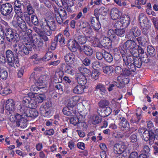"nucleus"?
I'll list each match as a JSON object with an SVG mask.
<instances>
[{
	"label": "nucleus",
	"instance_id": "f257e3e1",
	"mask_svg": "<svg viewBox=\"0 0 158 158\" xmlns=\"http://www.w3.org/2000/svg\"><path fill=\"white\" fill-rule=\"evenodd\" d=\"M17 111L24 116L34 118L39 115L38 111L35 109H31L27 106L19 105L17 109Z\"/></svg>",
	"mask_w": 158,
	"mask_h": 158
},
{
	"label": "nucleus",
	"instance_id": "f03ea898",
	"mask_svg": "<svg viewBox=\"0 0 158 158\" xmlns=\"http://www.w3.org/2000/svg\"><path fill=\"white\" fill-rule=\"evenodd\" d=\"M18 54H15L16 56L13 52L10 50H7L6 52V56L7 59V62L10 67H14L15 68L19 67L20 64L17 56Z\"/></svg>",
	"mask_w": 158,
	"mask_h": 158
},
{
	"label": "nucleus",
	"instance_id": "7ed1b4c3",
	"mask_svg": "<svg viewBox=\"0 0 158 158\" xmlns=\"http://www.w3.org/2000/svg\"><path fill=\"white\" fill-rule=\"evenodd\" d=\"M42 28L45 31L46 35L50 36L52 34V31H54L56 28V23L53 19L47 20H44L42 24Z\"/></svg>",
	"mask_w": 158,
	"mask_h": 158
},
{
	"label": "nucleus",
	"instance_id": "20e7f679",
	"mask_svg": "<svg viewBox=\"0 0 158 158\" xmlns=\"http://www.w3.org/2000/svg\"><path fill=\"white\" fill-rule=\"evenodd\" d=\"M4 34L7 41L11 43L18 42L19 40V37L21 36L20 33H16L14 30L9 28H6Z\"/></svg>",
	"mask_w": 158,
	"mask_h": 158
},
{
	"label": "nucleus",
	"instance_id": "39448f33",
	"mask_svg": "<svg viewBox=\"0 0 158 158\" xmlns=\"http://www.w3.org/2000/svg\"><path fill=\"white\" fill-rule=\"evenodd\" d=\"M125 58L126 59L125 65L129 68L128 69L130 70L131 76H132L136 71V67L140 68L141 67L143 62L142 60L140 58H135L134 61L132 63L128 62L127 57Z\"/></svg>",
	"mask_w": 158,
	"mask_h": 158
},
{
	"label": "nucleus",
	"instance_id": "423d86ee",
	"mask_svg": "<svg viewBox=\"0 0 158 158\" xmlns=\"http://www.w3.org/2000/svg\"><path fill=\"white\" fill-rule=\"evenodd\" d=\"M0 12L2 15L4 16L7 17L9 19L13 17V14L11 12L13 10V7L11 5L7 3L3 4L1 5L0 8Z\"/></svg>",
	"mask_w": 158,
	"mask_h": 158
},
{
	"label": "nucleus",
	"instance_id": "0eeeda50",
	"mask_svg": "<svg viewBox=\"0 0 158 158\" xmlns=\"http://www.w3.org/2000/svg\"><path fill=\"white\" fill-rule=\"evenodd\" d=\"M123 66L124 68L122 69L121 67L119 66L116 67L114 69L115 73L117 74H120L125 77L131 76L130 70L128 69L129 68L127 65H125L126 59H125V57L123 58Z\"/></svg>",
	"mask_w": 158,
	"mask_h": 158
},
{
	"label": "nucleus",
	"instance_id": "6e6552de",
	"mask_svg": "<svg viewBox=\"0 0 158 158\" xmlns=\"http://www.w3.org/2000/svg\"><path fill=\"white\" fill-rule=\"evenodd\" d=\"M136 43L133 40H127L123 44L121 47V53H122V57L124 58L125 54L127 52V50L129 49H132L136 47Z\"/></svg>",
	"mask_w": 158,
	"mask_h": 158
},
{
	"label": "nucleus",
	"instance_id": "1a4fd4ad",
	"mask_svg": "<svg viewBox=\"0 0 158 158\" xmlns=\"http://www.w3.org/2000/svg\"><path fill=\"white\" fill-rule=\"evenodd\" d=\"M126 148V146L124 142H120L114 145V153L118 154H121L123 152Z\"/></svg>",
	"mask_w": 158,
	"mask_h": 158
},
{
	"label": "nucleus",
	"instance_id": "9d476101",
	"mask_svg": "<svg viewBox=\"0 0 158 158\" xmlns=\"http://www.w3.org/2000/svg\"><path fill=\"white\" fill-rule=\"evenodd\" d=\"M89 21L90 23L91 26L95 30H98L101 28V25L98 19L96 20L94 17L90 16L89 18Z\"/></svg>",
	"mask_w": 158,
	"mask_h": 158
},
{
	"label": "nucleus",
	"instance_id": "9b49d317",
	"mask_svg": "<svg viewBox=\"0 0 158 158\" xmlns=\"http://www.w3.org/2000/svg\"><path fill=\"white\" fill-rule=\"evenodd\" d=\"M141 34V31L136 26L133 27L127 33V35L128 36V37H132L133 36L134 37H138Z\"/></svg>",
	"mask_w": 158,
	"mask_h": 158
},
{
	"label": "nucleus",
	"instance_id": "f8f14e48",
	"mask_svg": "<svg viewBox=\"0 0 158 158\" xmlns=\"http://www.w3.org/2000/svg\"><path fill=\"white\" fill-rule=\"evenodd\" d=\"M100 44L106 49H110L111 48L112 41L110 38L105 37L101 40Z\"/></svg>",
	"mask_w": 158,
	"mask_h": 158
},
{
	"label": "nucleus",
	"instance_id": "ddd939ff",
	"mask_svg": "<svg viewBox=\"0 0 158 158\" xmlns=\"http://www.w3.org/2000/svg\"><path fill=\"white\" fill-rule=\"evenodd\" d=\"M78 44L75 41V39H70L68 40V46L69 49L72 52H75L78 47Z\"/></svg>",
	"mask_w": 158,
	"mask_h": 158
},
{
	"label": "nucleus",
	"instance_id": "4468645a",
	"mask_svg": "<svg viewBox=\"0 0 158 158\" xmlns=\"http://www.w3.org/2000/svg\"><path fill=\"white\" fill-rule=\"evenodd\" d=\"M76 79L79 85L85 86V85L87 82V80L85 76L80 73H77L76 75Z\"/></svg>",
	"mask_w": 158,
	"mask_h": 158
},
{
	"label": "nucleus",
	"instance_id": "2eb2a0df",
	"mask_svg": "<svg viewBox=\"0 0 158 158\" xmlns=\"http://www.w3.org/2000/svg\"><path fill=\"white\" fill-rule=\"evenodd\" d=\"M74 39L78 44H83L87 41L86 37L85 35H79L78 33L75 34Z\"/></svg>",
	"mask_w": 158,
	"mask_h": 158
},
{
	"label": "nucleus",
	"instance_id": "dca6fc26",
	"mask_svg": "<svg viewBox=\"0 0 158 158\" xmlns=\"http://www.w3.org/2000/svg\"><path fill=\"white\" fill-rule=\"evenodd\" d=\"M110 15L112 19L116 20L121 17V14L118 9L113 8L111 10Z\"/></svg>",
	"mask_w": 158,
	"mask_h": 158
},
{
	"label": "nucleus",
	"instance_id": "f3484780",
	"mask_svg": "<svg viewBox=\"0 0 158 158\" xmlns=\"http://www.w3.org/2000/svg\"><path fill=\"white\" fill-rule=\"evenodd\" d=\"M80 49L87 56H90L93 54L92 48L89 45H84L82 46Z\"/></svg>",
	"mask_w": 158,
	"mask_h": 158
},
{
	"label": "nucleus",
	"instance_id": "a211bd4d",
	"mask_svg": "<svg viewBox=\"0 0 158 158\" xmlns=\"http://www.w3.org/2000/svg\"><path fill=\"white\" fill-rule=\"evenodd\" d=\"M15 107V103L12 99L7 100L6 103L5 108L8 111L13 110Z\"/></svg>",
	"mask_w": 158,
	"mask_h": 158
},
{
	"label": "nucleus",
	"instance_id": "6ab92c4d",
	"mask_svg": "<svg viewBox=\"0 0 158 158\" xmlns=\"http://www.w3.org/2000/svg\"><path fill=\"white\" fill-rule=\"evenodd\" d=\"M75 56L72 52L66 54L64 56L65 60L69 64H72L75 60Z\"/></svg>",
	"mask_w": 158,
	"mask_h": 158
},
{
	"label": "nucleus",
	"instance_id": "aec40b11",
	"mask_svg": "<svg viewBox=\"0 0 158 158\" xmlns=\"http://www.w3.org/2000/svg\"><path fill=\"white\" fill-rule=\"evenodd\" d=\"M138 19L139 21L140 25L148 24L149 22L148 18L144 14L142 13L139 14Z\"/></svg>",
	"mask_w": 158,
	"mask_h": 158
},
{
	"label": "nucleus",
	"instance_id": "412c9836",
	"mask_svg": "<svg viewBox=\"0 0 158 158\" xmlns=\"http://www.w3.org/2000/svg\"><path fill=\"white\" fill-rule=\"evenodd\" d=\"M111 112V109L109 107H107L104 110H98V113L99 115L103 117L108 116Z\"/></svg>",
	"mask_w": 158,
	"mask_h": 158
},
{
	"label": "nucleus",
	"instance_id": "4be33fe9",
	"mask_svg": "<svg viewBox=\"0 0 158 158\" xmlns=\"http://www.w3.org/2000/svg\"><path fill=\"white\" fill-rule=\"evenodd\" d=\"M121 22L122 25L124 27H127L130 23V19L129 16L127 15H124L120 18Z\"/></svg>",
	"mask_w": 158,
	"mask_h": 158
},
{
	"label": "nucleus",
	"instance_id": "5701e85b",
	"mask_svg": "<svg viewBox=\"0 0 158 158\" xmlns=\"http://www.w3.org/2000/svg\"><path fill=\"white\" fill-rule=\"evenodd\" d=\"M19 26L20 28L23 31L24 35H26L25 31H27V27L25 21L23 19H20L19 20Z\"/></svg>",
	"mask_w": 158,
	"mask_h": 158
},
{
	"label": "nucleus",
	"instance_id": "b1692460",
	"mask_svg": "<svg viewBox=\"0 0 158 158\" xmlns=\"http://www.w3.org/2000/svg\"><path fill=\"white\" fill-rule=\"evenodd\" d=\"M26 46H23V48L19 51L22 54L27 55L29 53V52L32 50V48L30 44H26Z\"/></svg>",
	"mask_w": 158,
	"mask_h": 158
},
{
	"label": "nucleus",
	"instance_id": "393cba45",
	"mask_svg": "<svg viewBox=\"0 0 158 158\" xmlns=\"http://www.w3.org/2000/svg\"><path fill=\"white\" fill-rule=\"evenodd\" d=\"M78 71L80 72V73L81 74L84 76H89L91 75L90 70L84 67H79L78 69Z\"/></svg>",
	"mask_w": 158,
	"mask_h": 158
},
{
	"label": "nucleus",
	"instance_id": "a878e982",
	"mask_svg": "<svg viewBox=\"0 0 158 158\" xmlns=\"http://www.w3.org/2000/svg\"><path fill=\"white\" fill-rule=\"evenodd\" d=\"M54 41L57 42V44L59 42V44L61 45H64L65 44L64 37L63 36V35L61 33L58 34L55 37Z\"/></svg>",
	"mask_w": 158,
	"mask_h": 158
},
{
	"label": "nucleus",
	"instance_id": "bb28decb",
	"mask_svg": "<svg viewBox=\"0 0 158 158\" xmlns=\"http://www.w3.org/2000/svg\"><path fill=\"white\" fill-rule=\"evenodd\" d=\"M86 86L77 85L73 89V92L76 94H81L84 91V89L86 88Z\"/></svg>",
	"mask_w": 158,
	"mask_h": 158
},
{
	"label": "nucleus",
	"instance_id": "cd10ccee",
	"mask_svg": "<svg viewBox=\"0 0 158 158\" xmlns=\"http://www.w3.org/2000/svg\"><path fill=\"white\" fill-rule=\"evenodd\" d=\"M35 102L37 103L42 102L46 98L44 94H40L39 95L36 96L32 98Z\"/></svg>",
	"mask_w": 158,
	"mask_h": 158
},
{
	"label": "nucleus",
	"instance_id": "c85d7f7f",
	"mask_svg": "<svg viewBox=\"0 0 158 158\" xmlns=\"http://www.w3.org/2000/svg\"><path fill=\"white\" fill-rule=\"evenodd\" d=\"M103 71L104 73L110 76L113 72V68L111 66H105L102 68Z\"/></svg>",
	"mask_w": 158,
	"mask_h": 158
},
{
	"label": "nucleus",
	"instance_id": "c756f323",
	"mask_svg": "<svg viewBox=\"0 0 158 158\" xmlns=\"http://www.w3.org/2000/svg\"><path fill=\"white\" fill-rule=\"evenodd\" d=\"M16 124L18 127L22 129L25 128L27 126V121L24 118H22L21 120L17 121Z\"/></svg>",
	"mask_w": 158,
	"mask_h": 158
},
{
	"label": "nucleus",
	"instance_id": "7c9ffc66",
	"mask_svg": "<svg viewBox=\"0 0 158 158\" xmlns=\"http://www.w3.org/2000/svg\"><path fill=\"white\" fill-rule=\"evenodd\" d=\"M63 112L66 115L72 116L75 114V111L70 109L68 107H65L63 109Z\"/></svg>",
	"mask_w": 158,
	"mask_h": 158
},
{
	"label": "nucleus",
	"instance_id": "2f4dec72",
	"mask_svg": "<svg viewBox=\"0 0 158 158\" xmlns=\"http://www.w3.org/2000/svg\"><path fill=\"white\" fill-rule=\"evenodd\" d=\"M96 90H99L101 94H105L106 91V89L105 85L101 83L98 84L95 87Z\"/></svg>",
	"mask_w": 158,
	"mask_h": 158
},
{
	"label": "nucleus",
	"instance_id": "473e14b6",
	"mask_svg": "<svg viewBox=\"0 0 158 158\" xmlns=\"http://www.w3.org/2000/svg\"><path fill=\"white\" fill-rule=\"evenodd\" d=\"M105 60L107 62H111L113 60L112 55L109 52L104 51V57Z\"/></svg>",
	"mask_w": 158,
	"mask_h": 158
},
{
	"label": "nucleus",
	"instance_id": "72a5a7b5",
	"mask_svg": "<svg viewBox=\"0 0 158 158\" xmlns=\"http://www.w3.org/2000/svg\"><path fill=\"white\" fill-rule=\"evenodd\" d=\"M8 26V23L2 20L0 23V33H4Z\"/></svg>",
	"mask_w": 158,
	"mask_h": 158
},
{
	"label": "nucleus",
	"instance_id": "f704fd0d",
	"mask_svg": "<svg viewBox=\"0 0 158 158\" xmlns=\"http://www.w3.org/2000/svg\"><path fill=\"white\" fill-rule=\"evenodd\" d=\"M147 51L150 56L154 57L156 55V52L154 47L152 45H149L147 48Z\"/></svg>",
	"mask_w": 158,
	"mask_h": 158
},
{
	"label": "nucleus",
	"instance_id": "c9c22d12",
	"mask_svg": "<svg viewBox=\"0 0 158 158\" xmlns=\"http://www.w3.org/2000/svg\"><path fill=\"white\" fill-rule=\"evenodd\" d=\"M141 26L143 28L142 29V33L145 35H147L149 32V29L151 27L150 25L149 24L146 25H141Z\"/></svg>",
	"mask_w": 158,
	"mask_h": 158
},
{
	"label": "nucleus",
	"instance_id": "e433bc0d",
	"mask_svg": "<svg viewBox=\"0 0 158 158\" xmlns=\"http://www.w3.org/2000/svg\"><path fill=\"white\" fill-rule=\"evenodd\" d=\"M53 56V53L51 51H49L46 53L45 56L42 59V60L44 61H48L50 60Z\"/></svg>",
	"mask_w": 158,
	"mask_h": 158
},
{
	"label": "nucleus",
	"instance_id": "4c0bfd02",
	"mask_svg": "<svg viewBox=\"0 0 158 158\" xmlns=\"http://www.w3.org/2000/svg\"><path fill=\"white\" fill-rule=\"evenodd\" d=\"M8 76L7 71L5 69L2 68L0 70V77L2 80H5L7 78Z\"/></svg>",
	"mask_w": 158,
	"mask_h": 158
},
{
	"label": "nucleus",
	"instance_id": "58836bf2",
	"mask_svg": "<svg viewBox=\"0 0 158 158\" xmlns=\"http://www.w3.org/2000/svg\"><path fill=\"white\" fill-rule=\"evenodd\" d=\"M119 125L122 128H126L127 127L128 128L129 123L123 117L120 122Z\"/></svg>",
	"mask_w": 158,
	"mask_h": 158
},
{
	"label": "nucleus",
	"instance_id": "ea45409f",
	"mask_svg": "<svg viewBox=\"0 0 158 158\" xmlns=\"http://www.w3.org/2000/svg\"><path fill=\"white\" fill-rule=\"evenodd\" d=\"M142 116L141 114H138L136 113L133 116L131 120V122L138 123L141 119Z\"/></svg>",
	"mask_w": 158,
	"mask_h": 158
},
{
	"label": "nucleus",
	"instance_id": "a19ab883",
	"mask_svg": "<svg viewBox=\"0 0 158 158\" xmlns=\"http://www.w3.org/2000/svg\"><path fill=\"white\" fill-rule=\"evenodd\" d=\"M107 36L110 37L111 39H116L117 38L116 35H115V30L110 29H109L107 32Z\"/></svg>",
	"mask_w": 158,
	"mask_h": 158
},
{
	"label": "nucleus",
	"instance_id": "79ce46f5",
	"mask_svg": "<svg viewBox=\"0 0 158 158\" xmlns=\"http://www.w3.org/2000/svg\"><path fill=\"white\" fill-rule=\"evenodd\" d=\"M136 39L139 44L141 45H143L146 43L147 42L146 37L142 35L138 37Z\"/></svg>",
	"mask_w": 158,
	"mask_h": 158
},
{
	"label": "nucleus",
	"instance_id": "37998d69",
	"mask_svg": "<svg viewBox=\"0 0 158 158\" xmlns=\"http://www.w3.org/2000/svg\"><path fill=\"white\" fill-rule=\"evenodd\" d=\"M109 104V101L106 100H101L98 103V105L99 107L102 108H104L108 106Z\"/></svg>",
	"mask_w": 158,
	"mask_h": 158
},
{
	"label": "nucleus",
	"instance_id": "c03bdc74",
	"mask_svg": "<svg viewBox=\"0 0 158 158\" xmlns=\"http://www.w3.org/2000/svg\"><path fill=\"white\" fill-rule=\"evenodd\" d=\"M101 117L98 115L94 116L92 121L93 124H96L100 123L102 120Z\"/></svg>",
	"mask_w": 158,
	"mask_h": 158
},
{
	"label": "nucleus",
	"instance_id": "a18cd8bd",
	"mask_svg": "<svg viewBox=\"0 0 158 158\" xmlns=\"http://www.w3.org/2000/svg\"><path fill=\"white\" fill-rule=\"evenodd\" d=\"M74 97H72L68 101L67 107L72 108L75 106L77 103V101H74Z\"/></svg>",
	"mask_w": 158,
	"mask_h": 158
},
{
	"label": "nucleus",
	"instance_id": "49530a36",
	"mask_svg": "<svg viewBox=\"0 0 158 158\" xmlns=\"http://www.w3.org/2000/svg\"><path fill=\"white\" fill-rule=\"evenodd\" d=\"M0 91L1 93L6 95L10 94L11 92V90L9 88L7 87L2 88V87H0Z\"/></svg>",
	"mask_w": 158,
	"mask_h": 158
},
{
	"label": "nucleus",
	"instance_id": "de8ad7c7",
	"mask_svg": "<svg viewBox=\"0 0 158 158\" xmlns=\"http://www.w3.org/2000/svg\"><path fill=\"white\" fill-rule=\"evenodd\" d=\"M44 87H40L38 85H33L31 86L30 88V90L33 93L37 94L38 90H39L40 89L43 88Z\"/></svg>",
	"mask_w": 158,
	"mask_h": 158
},
{
	"label": "nucleus",
	"instance_id": "09e8293b",
	"mask_svg": "<svg viewBox=\"0 0 158 158\" xmlns=\"http://www.w3.org/2000/svg\"><path fill=\"white\" fill-rule=\"evenodd\" d=\"M142 60V61L145 63H148L150 61V59L148 58V56L147 54L145 52L141 56L140 58Z\"/></svg>",
	"mask_w": 158,
	"mask_h": 158
},
{
	"label": "nucleus",
	"instance_id": "8fccbe9b",
	"mask_svg": "<svg viewBox=\"0 0 158 158\" xmlns=\"http://www.w3.org/2000/svg\"><path fill=\"white\" fill-rule=\"evenodd\" d=\"M115 35L118 36H123V35L125 33V30L123 28H119L115 29Z\"/></svg>",
	"mask_w": 158,
	"mask_h": 158
},
{
	"label": "nucleus",
	"instance_id": "3c124183",
	"mask_svg": "<svg viewBox=\"0 0 158 158\" xmlns=\"http://www.w3.org/2000/svg\"><path fill=\"white\" fill-rule=\"evenodd\" d=\"M32 23L36 26H37L39 24V22L37 17L34 15H32L31 16L30 21Z\"/></svg>",
	"mask_w": 158,
	"mask_h": 158
},
{
	"label": "nucleus",
	"instance_id": "603ef678",
	"mask_svg": "<svg viewBox=\"0 0 158 158\" xmlns=\"http://www.w3.org/2000/svg\"><path fill=\"white\" fill-rule=\"evenodd\" d=\"M150 148L147 145L145 144L143 146L142 149L143 153L148 155L150 154Z\"/></svg>",
	"mask_w": 158,
	"mask_h": 158
},
{
	"label": "nucleus",
	"instance_id": "864d4df0",
	"mask_svg": "<svg viewBox=\"0 0 158 158\" xmlns=\"http://www.w3.org/2000/svg\"><path fill=\"white\" fill-rule=\"evenodd\" d=\"M28 104H29L28 105V107L31 109H34L37 106V103L35 102L33 98H32L30 103Z\"/></svg>",
	"mask_w": 158,
	"mask_h": 158
},
{
	"label": "nucleus",
	"instance_id": "5fc2aeb1",
	"mask_svg": "<svg viewBox=\"0 0 158 158\" xmlns=\"http://www.w3.org/2000/svg\"><path fill=\"white\" fill-rule=\"evenodd\" d=\"M32 38L33 40L32 42L34 44H37L38 47H41L43 45V43L42 40H39L38 41L36 38L33 37Z\"/></svg>",
	"mask_w": 158,
	"mask_h": 158
},
{
	"label": "nucleus",
	"instance_id": "6e6d98bb",
	"mask_svg": "<svg viewBox=\"0 0 158 158\" xmlns=\"http://www.w3.org/2000/svg\"><path fill=\"white\" fill-rule=\"evenodd\" d=\"M49 105L48 103H46L44 104H43L41 106L40 108V110L43 111L42 114H44V115L45 116V110L47 109H48L49 107Z\"/></svg>",
	"mask_w": 158,
	"mask_h": 158
},
{
	"label": "nucleus",
	"instance_id": "4d7b16f0",
	"mask_svg": "<svg viewBox=\"0 0 158 158\" xmlns=\"http://www.w3.org/2000/svg\"><path fill=\"white\" fill-rule=\"evenodd\" d=\"M59 13V15L61 17L62 16V17L64 18V19H66L67 17V14L66 11L64 8H60Z\"/></svg>",
	"mask_w": 158,
	"mask_h": 158
},
{
	"label": "nucleus",
	"instance_id": "13d9d810",
	"mask_svg": "<svg viewBox=\"0 0 158 158\" xmlns=\"http://www.w3.org/2000/svg\"><path fill=\"white\" fill-rule=\"evenodd\" d=\"M27 10V13L30 15H31L34 12L35 10L31 4H29L26 6Z\"/></svg>",
	"mask_w": 158,
	"mask_h": 158
},
{
	"label": "nucleus",
	"instance_id": "bf43d9fd",
	"mask_svg": "<svg viewBox=\"0 0 158 158\" xmlns=\"http://www.w3.org/2000/svg\"><path fill=\"white\" fill-rule=\"evenodd\" d=\"M85 115H83L80 113L77 115V117L79 124L84 123L85 119Z\"/></svg>",
	"mask_w": 158,
	"mask_h": 158
},
{
	"label": "nucleus",
	"instance_id": "052dcab7",
	"mask_svg": "<svg viewBox=\"0 0 158 158\" xmlns=\"http://www.w3.org/2000/svg\"><path fill=\"white\" fill-rule=\"evenodd\" d=\"M153 154L155 155H158V143L155 142V144L152 145Z\"/></svg>",
	"mask_w": 158,
	"mask_h": 158
},
{
	"label": "nucleus",
	"instance_id": "680f3d73",
	"mask_svg": "<svg viewBox=\"0 0 158 158\" xmlns=\"http://www.w3.org/2000/svg\"><path fill=\"white\" fill-rule=\"evenodd\" d=\"M69 120L70 123L74 126L77 124H79L77 117L70 118Z\"/></svg>",
	"mask_w": 158,
	"mask_h": 158
},
{
	"label": "nucleus",
	"instance_id": "e2e57ef3",
	"mask_svg": "<svg viewBox=\"0 0 158 158\" xmlns=\"http://www.w3.org/2000/svg\"><path fill=\"white\" fill-rule=\"evenodd\" d=\"M67 66L66 71H65V73L72 75H74V70L69 65H68Z\"/></svg>",
	"mask_w": 158,
	"mask_h": 158
},
{
	"label": "nucleus",
	"instance_id": "0e129e2a",
	"mask_svg": "<svg viewBox=\"0 0 158 158\" xmlns=\"http://www.w3.org/2000/svg\"><path fill=\"white\" fill-rule=\"evenodd\" d=\"M142 137V139L146 142L148 141L150 139L148 130L146 131V132H144V134H143Z\"/></svg>",
	"mask_w": 158,
	"mask_h": 158
},
{
	"label": "nucleus",
	"instance_id": "69168bd1",
	"mask_svg": "<svg viewBox=\"0 0 158 158\" xmlns=\"http://www.w3.org/2000/svg\"><path fill=\"white\" fill-rule=\"evenodd\" d=\"M92 66L94 69H99L101 67V63L99 61H95L92 63Z\"/></svg>",
	"mask_w": 158,
	"mask_h": 158
},
{
	"label": "nucleus",
	"instance_id": "338daca9",
	"mask_svg": "<svg viewBox=\"0 0 158 158\" xmlns=\"http://www.w3.org/2000/svg\"><path fill=\"white\" fill-rule=\"evenodd\" d=\"M99 75V72L97 71H95L92 72L91 76L92 79L94 80H97L98 78V75Z\"/></svg>",
	"mask_w": 158,
	"mask_h": 158
},
{
	"label": "nucleus",
	"instance_id": "774afa93",
	"mask_svg": "<svg viewBox=\"0 0 158 158\" xmlns=\"http://www.w3.org/2000/svg\"><path fill=\"white\" fill-rule=\"evenodd\" d=\"M31 15L27 12H25L23 13L24 20L27 23H29L30 22L31 19L30 18V16Z\"/></svg>",
	"mask_w": 158,
	"mask_h": 158
}]
</instances>
